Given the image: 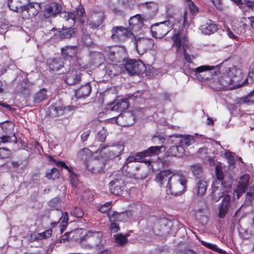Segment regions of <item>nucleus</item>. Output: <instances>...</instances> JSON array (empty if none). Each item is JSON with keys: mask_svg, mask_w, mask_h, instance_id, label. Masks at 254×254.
<instances>
[{"mask_svg": "<svg viewBox=\"0 0 254 254\" xmlns=\"http://www.w3.org/2000/svg\"><path fill=\"white\" fill-rule=\"evenodd\" d=\"M242 78L241 70L233 66L221 75L218 82L223 87H228L229 89H233L240 87L243 84L241 83Z\"/></svg>", "mask_w": 254, "mask_h": 254, "instance_id": "obj_1", "label": "nucleus"}, {"mask_svg": "<svg viewBox=\"0 0 254 254\" xmlns=\"http://www.w3.org/2000/svg\"><path fill=\"white\" fill-rule=\"evenodd\" d=\"M172 39L173 47L175 48L177 54H183L186 61L191 63L194 57L190 56L186 52V49L189 47V44L185 34L182 31H179L173 35Z\"/></svg>", "mask_w": 254, "mask_h": 254, "instance_id": "obj_2", "label": "nucleus"}, {"mask_svg": "<svg viewBox=\"0 0 254 254\" xmlns=\"http://www.w3.org/2000/svg\"><path fill=\"white\" fill-rule=\"evenodd\" d=\"M186 178L179 174H174L166 188L168 194L177 195L181 194L186 188Z\"/></svg>", "mask_w": 254, "mask_h": 254, "instance_id": "obj_3", "label": "nucleus"}, {"mask_svg": "<svg viewBox=\"0 0 254 254\" xmlns=\"http://www.w3.org/2000/svg\"><path fill=\"white\" fill-rule=\"evenodd\" d=\"M103 234L100 231H89L80 239L82 247L86 249H92L100 247Z\"/></svg>", "mask_w": 254, "mask_h": 254, "instance_id": "obj_4", "label": "nucleus"}, {"mask_svg": "<svg viewBox=\"0 0 254 254\" xmlns=\"http://www.w3.org/2000/svg\"><path fill=\"white\" fill-rule=\"evenodd\" d=\"M214 66L208 65H202L196 68L191 69L195 78L200 81H208L212 83L214 81L213 73H216V71H213L214 69Z\"/></svg>", "mask_w": 254, "mask_h": 254, "instance_id": "obj_5", "label": "nucleus"}, {"mask_svg": "<svg viewBox=\"0 0 254 254\" xmlns=\"http://www.w3.org/2000/svg\"><path fill=\"white\" fill-rule=\"evenodd\" d=\"M73 66L70 68L69 70L66 73L65 76V82L69 85H72L78 82L80 79V73L78 70L81 69H87L90 67L89 65L84 64L82 59H76V63Z\"/></svg>", "mask_w": 254, "mask_h": 254, "instance_id": "obj_6", "label": "nucleus"}, {"mask_svg": "<svg viewBox=\"0 0 254 254\" xmlns=\"http://www.w3.org/2000/svg\"><path fill=\"white\" fill-rule=\"evenodd\" d=\"M166 149L165 146H151L148 149L143 151L138 152L133 155H130L126 159L125 164H127L133 162H139L141 159L146 156H150L154 154H157L161 151H165Z\"/></svg>", "mask_w": 254, "mask_h": 254, "instance_id": "obj_7", "label": "nucleus"}, {"mask_svg": "<svg viewBox=\"0 0 254 254\" xmlns=\"http://www.w3.org/2000/svg\"><path fill=\"white\" fill-rule=\"evenodd\" d=\"M106 146H103L101 150H98L99 153L102 155L101 159H91L86 164V167L87 170L93 174H98L104 171V168L105 165L104 159L103 158H107L103 155L104 150L106 149Z\"/></svg>", "mask_w": 254, "mask_h": 254, "instance_id": "obj_8", "label": "nucleus"}, {"mask_svg": "<svg viewBox=\"0 0 254 254\" xmlns=\"http://www.w3.org/2000/svg\"><path fill=\"white\" fill-rule=\"evenodd\" d=\"M60 16L68 23V26L70 27L76 21H79L81 23L84 22L82 18L84 16V10L83 7H79L76 10V14L74 12L64 11L60 13Z\"/></svg>", "mask_w": 254, "mask_h": 254, "instance_id": "obj_9", "label": "nucleus"}, {"mask_svg": "<svg viewBox=\"0 0 254 254\" xmlns=\"http://www.w3.org/2000/svg\"><path fill=\"white\" fill-rule=\"evenodd\" d=\"M229 190V188L226 184H221L219 182H213L210 195L211 200L215 202H218L225 194L230 192Z\"/></svg>", "mask_w": 254, "mask_h": 254, "instance_id": "obj_10", "label": "nucleus"}, {"mask_svg": "<svg viewBox=\"0 0 254 254\" xmlns=\"http://www.w3.org/2000/svg\"><path fill=\"white\" fill-rule=\"evenodd\" d=\"M125 69L129 74H141L146 70L144 64L140 60H129L125 64Z\"/></svg>", "mask_w": 254, "mask_h": 254, "instance_id": "obj_11", "label": "nucleus"}, {"mask_svg": "<svg viewBox=\"0 0 254 254\" xmlns=\"http://www.w3.org/2000/svg\"><path fill=\"white\" fill-rule=\"evenodd\" d=\"M112 38L114 40L125 41L127 39H132L134 36L132 32L128 28L122 26H116L112 30Z\"/></svg>", "mask_w": 254, "mask_h": 254, "instance_id": "obj_12", "label": "nucleus"}, {"mask_svg": "<svg viewBox=\"0 0 254 254\" xmlns=\"http://www.w3.org/2000/svg\"><path fill=\"white\" fill-rule=\"evenodd\" d=\"M153 26L155 30L152 31V36L156 38H162L169 32L172 25L169 21H165Z\"/></svg>", "mask_w": 254, "mask_h": 254, "instance_id": "obj_13", "label": "nucleus"}, {"mask_svg": "<svg viewBox=\"0 0 254 254\" xmlns=\"http://www.w3.org/2000/svg\"><path fill=\"white\" fill-rule=\"evenodd\" d=\"M231 192L225 194L222 198L221 202L219 204L218 216L224 218L227 213L229 209L232 207L233 201L231 198Z\"/></svg>", "mask_w": 254, "mask_h": 254, "instance_id": "obj_14", "label": "nucleus"}, {"mask_svg": "<svg viewBox=\"0 0 254 254\" xmlns=\"http://www.w3.org/2000/svg\"><path fill=\"white\" fill-rule=\"evenodd\" d=\"M173 175L169 170H164L156 175L155 181L160 187L167 188Z\"/></svg>", "mask_w": 254, "mask_h": 254, "instance_id": "obj_15", "label": "nucleus"}, {"mask_svg": "<svg viewBox=\"0 0 254 254\" xmlns=\"http://www.w3.org/2000/svg\"><path fill=\"white\" fill-rule=\"evenodd\" d=\"M40 10L41 6L39 3L32 2L28 4L27 3L21 14L23 18L29 19L36 16Z\"/></svg>", "mask_w": 254, "mask_h": 254, "instance_id": "obj_16", "label": "nucleus"}, {"mask_svg": "<svg viewBox=\"0 0 254 254\" xmlns=\"http://www.w3.org/2000/svg\"><path fill=\"white\" fill-rule=\"evenodd\" d=\"M104 14L102 11H94L90 12L87 23L91 27L95 28L102 24Z\"/></svg>", "mask_w": 254, "mask_h": 254, "instance_id": "obj_17", "label": "nucleus"}, {"mask_svg": "<svg viewBox=\"0 0 254 254\" xmlns=\"http://www.w3.org/2000/svg\"><path fill=\"white\" fill-rule=\"evenodd\" d=\"M136 50L140 55H142L152 48L153 41L151 39H139L135 43Z\"/></svg>", "mask_w": 254, "mask_h": 254, "instance_id": "obj_18", "label": "nucleus"}, {"mask_svg": "<svg viewBox=\"0 0 254 254\" xmlns=\"http://www.w3.org/2000/svg\"><path fill=\"white\" fill-rule=\"evenodd\" d=\"M129 104L126 100H119L108 105L107 109L110 111H114L118 113V119L121 117L122 113L127 109Z\"/></svg>", "mask_w": 254, "mask_h": 254, "instance_id": "obj_19", "label": "nucleus"}, {"mask_svg": "<svg viewBox=\"0 0 254 254\" xmlns=\"http://www.w3.org/2000/svg\"><path fill=\"white\" fill-rule=\"evenodd\" d=\"M128 29L133 32H138L143 27V21L140 15L136 14L131 17L128 20Z\"/></svg>", "mask_w": 254, "mask_h": 254, "instance_id": "obj_20", "label": "nucleus"}, {"mask_svg": "<svg viewBox=\"0 0 254 254\" xmlns=\"http://www.w3.org/2000/svg\"><path fill=\"white\" fill-rule=\"evenodd\" d=\"M28 0H8L7 4L11 10L22 14Z\"/></svg>", "mask_w": 254, "mask_h": 254, "instance_id": "obj_21", "label": "nucleus"}, {"mask_svg": "<svg viewBox=\"0 0 254 254\" xmlns=\"http://www.w3.org/2000/svg\"><path fill=\"white\" fill-rule=\"evenodd\" d=\"M249 183V176L248 175L242 176L240 179L237 185V188L235 192L237 193V197H239L243 193L247 187Z\"/></svg>", "mask_w": 254, "mask_h": 254, "instance_id": "obj_22", "label": "nucleus"}, {"mask_svg": "<svg viewBox=\"0 0 254 254\" xmlns=\"http://www.w3.org/2000/svg\"><path fill=\"white\" fill-rule=\"evenodd\" d=\"M61 6L56 2H52L46 5L45 15L47 17L55 15L61 10Z\"/></svg>", "mask_w": 254, "mask_h": 254, "instance_id": "obj_23", "label": "nucleus"}, {"mask_svg": "<svg viewBox=\"0 0 254 254\" xmlns=\"http://www.w3.org/2000/svg\"><path fill=\"white\" fill-rule=\"evenodd\" d=\"M75 107L74 106L64 107L63 106L55 107L52 106L50 108V112L52 116L59 117L64 115L66 111L73 110Z\"/></svg>", "mask_w": 254, "mask_h": 254, "instance_id": "obj_24", "label": "nucleus"}, {"mask_svg": "<svg viewBox=\"0 0 254 254\" xmlns=\"http://www.w3.org/2000/svg\"><path fill=\"white\" fill-rule=\"evenodd\" d=\"M175 137L176 139L175 141L179 142V145L182 146L184 149L185 147H188L194 141L193 137L189 135L178 134L175 135Z\"/></svg>", "mask_w": 254, "mask_h": 254, "instance_id": "obj_25", "label": "nucleus"}, {"mask_svg": "<svg viewBox=\"0 0 254 254\" xmlns=\"http://www.w3.org/2000/svg\"><path fill=\"white\" fill-rule=\"evenodd\" d=\"M123 182L121 180L115 179L109 184L111 192L115 195H120L122 191V187Z\"/></svg>", "mask_w": 254, "mask_h": 254, "instance_id": "obj_26", "label": "nucleus"}, {"mask_svg": "<svg viewBox=\"0 0 254 254\" xmlns=\"http://www.w3.org/2000/svg\"><path fill=\"white\" fill-rule=\"evenodd\" d=\"M77 52V48L76 46H66L62 49V55L65 58L68 59L71 58L73 61V57H74Z\"/></svg>", "mask_w": 254, "mask_h": 254, "instance_id": "obj_27", "label": "nucleus"}, {"mask_svg": "<svg viewBox=\"0 0 254 254\" xmlns=\"http://www.w3.org/2000/svg\"><path fill=\"white\" fill-rule=\"evenodd\" d=\"M91 91V87L89 83L81 86L75 91V95L76 98H80L89 96Z\"/></svg>", "mask_w": 254, "mask_h": 254, "instance_id": "obj_28", "label": "nucleus"}, {"mask_svg": "<svg viewBox=\"0 0 254 254\" xmlns=\"http://www.w3.org/2000/svg\"><path fill=\"white\" fill-rule=\"evenodd\" d=\"M124 150V145L122 143H118L112 146V148L109 151V154L105 156L107 158H112L120 155Z\"/></svg>", "mask_w": 254, "mask_h": 254, "instance_id": "obj_29", "label": "nucleus"}, {"mask_svg": "<svg viewBox=\"0 0 254 254\" xmlns=\"http://www.w3.org/2000/svg\"><path fill=\"white\" fill-rule=\"evenodd\" d=\"M185 152V149L180 145L171 146L167 151L169 156L181 157Z\"/></svg>", "mask_w": 254, "mask_h": 254, "instance_id": "obj_30", "label": "nucleus"}, {"mask_svg": "<svg viewBox=\"0 0 254 254\" xmlns=\"http://www.w3.org/2000/svg\"><path fill=\"white\" fill-rule=\"evenodd\" d=\"M208 186L207 182L203 179H200L197 182L195 190L198 195L202 196L206 192Z\"/></svg>", "mask_w": 254, "mask_h": 254, "instance_id": "obj_31", "label": "nucleus"}, {"mask_svg": "<svg viewBox=\"0 0 254 254\" xmlns=\"http://www.w3.org/2000/svg\"><path fill=\"white\" fill-rule=\"evenodd\" d=\"M254 199V185L251 187L247 193L245 200L241 207L237 210V212L242 208L245 206H249L252 205V202Z\"/></svg>", "mask_w": 254, "mask_h": 254, "instance_id": "obj_32", "label": "nucleus"}, {"mask_svg": "<svg viewBox=\"0 0 254 254\" xmlns=\"http://www.w3.org/2000/svg\"><path fill=\"white\" fill-rule=\"evenodd\" d=\"M92 155V152L88 148H84L80 150L77 153V158L85 162V164L89 161L88 159Z\"/></svg>", "mask_w": 254, "mask_h": 254, "instance_id": "obj_33", "label": "nucleus"}, {"mask_svg": "<svg viewBox=\"0 0 254 254\" xmlns=\"http://www.w3.org/2000/svg\"><path fill=\"white\" fill-rule=\"evenodd\" d=\"M120 71V67L116 64H109L106 66V72L111 77L118 75Z\"/></svg>", "mask_w": 254, "mask_h": 254, "instance_id": "obj_34", "label": "nucleus"}, {"mask_svg": "<svg viewBox=\"0 0 254 254\" xmlns=\"http://www.w3.org/2000/svg\"><path fill=\"white\" fill-rule=\"evenodd\" d=\"M217 27L216 24L210 22L206 23L201 26L200 29L203 33L206 35H209L215 31Z\"/></svg>", "mask_w": 254, "mask_h": 254, "instance_id": "obj_35", "label": "nucleus"}, {"mask_svg": "<svg viewBox=\"0 0 254 254\" xmlns=\"http://www.w3.org/2000/svg\"><path fill=\"white\" fill-rule=\"evenodd\" d=\"M197 238L198 240L201 243V244L203 246L205 247L206 248H207L209 249H210L212 251H213L217 252L219 254L225 253L224 251H223V250L218 248L216 245L202 241V240H200L198 237H197Z\"/></svg>", "mask_w": 254, "mask_h": 254, "instance_id": "obj_36", "label": "nucleus"}, {"mask_svg": "<svg viewBox=\"0 0 254 254\" xmlns=\"http://www.w3.org/2000/svg\"><path fill=\"white\" fill-rule=\"evenodd\" d=\"M139 7L142 10L144 8H146L152 13H155L158 9V5L157 3L152 2L140 3L139 5Z\"/></svg>", "mask_w": 254, "mask_h": 254, "instance_id": "obj_37", "label": "nucleus"}, {"mask_svg": "<svg viewBox=\"0 0 254 254\" xmlns=\"http://www.w3.org/2000/svg\"><path fill=\"white\" fill-rule=\"evenodd\" d=\"M65 29L63 28V31H58V36L60 37L61 39L69 38L74 34L75 31L73 29H70L69 27L66 28V26H65Z\"/></svg>", "mask_w": 254, "mask_h": 254, "instance_id": "obj_38", "label": "nucleus"}, {"mask_svg": "<svg viewBox=\"0 0 254 254\" xmlns=\"http://www.w3.org/2000/svg\"><path fill=\"white\" fill-rule=\"evenodd\" d=\"M118 49L117 47H114L113 48L108 47L106 49V55L110 60L112 61L117 60L116 55H117Z\"/></svg>", "mask_w": 254, "mask_h": 254, "instance_id": "obj_39", "label": "nucleus"}, {"mask_svg": "<svg viewBox=\"0 0 254 254\" xmlns=\"http://www.w3.org/2000/svg\"><path fill=\"white\" fill-rule=\"evenodd\" d=\"M68 218L67 213H65L64 214H62V216L59 221L58 222V223L60 224L61 227L60 231L61 233H62L64 231L68 222Z\"/></svg>", "mask_w": 254, "mask_h": 254, "instance_id": "obj_40", "label": "nucleus"}, {"mask_svg": "<svg viewBox=\"0 0 254 254\" xmlns=\"http://www.w3.org/2000/svg\"><path fill=\"white\" fill-rule=\"evenodd\" d=\"M116 243L121 246H123L127 243V235L125 236L122 234H118L114 236Z\"/></svg>", "mask_w": 254, "mask_h": 254, "instance_id": "obj_41", "label": "nucleus"}, {"mask_svg": "<svg viewBox=\"0 0 254 254\" xmlns=\"http://www.w3.org/2000/svg\"><path fill=\"white\" fill-rule=\"evenodd\" d=\"M46 91L45 89L41 90L34 95V101L35 103H39L46 99Z\"/></svg>", "mask_w": 254, "mask_h": 254, "instance_id": "obj_42", "label": "nucleus"}, {"mask_svg": "<svg viewBox=\"0 0 254 254\" xmlns=\"http://www.w3.org/2000/svg\"><path fill=\"white\" fill-rule=\"evenodd\" d=\"M119 3L120 0H109V6L115 13L118 14L120 13V10L118 8Z\"/></svg>", "mask_w": 254, "mask_h": 254, "instance_id": "obj_43", "label": "nucleus"}, {"mask_svg": "<svg viewBox=\"0 0 254 254\" xmlns=\"http://www.w3.org/2000/svg\"><path fill=\"white\" fill-rule=\"evenodd\" d=\"M62 66H64L63 62L61 60H54L50 64V68L52 70H59Z\"/></svg>", "mask_w": 254, "mask_h": 254, "instance_id": "obj_44", "label": "nucleus"}, {"mask_svg": "<svg viewBox=\"0 0 254 254\" xmlns=\"http://www.w3.org/2000/svg\"><path fill=\"white\" fill-rule=\"evenodd\" d=\"M1 128L3 131L9 133L13 130L14 124L12 122H5L1 124Z\"/></svg>", "mask_w": 254, "mask_h": 254, "instance_id": "obj_45", "label": "nucleus"}, {"mask_svg": "<svg viewBox=\"0 0 254 254\" xmlns=\"http://www.w3.org/2000/svg\"><path fill=\"white\" fill-rule=\"evenodd\" d=\"M60 173L58 170L55 168L52 169L50 172L48 173L46 175V177L48 179L55 180L59 178Z\"/></svg>", "mask_w": 254, "mask_h": 254, "instance_id": "obj_46", "label": "nucleus"}, {"mask_svg": "<svg viewBox=\"0 0 254 254\" xmlns=\"http://www.w3.org/2000/svg\"><path fill=\"white\" fill-rule=\"evenodd\" d=\"M52 234L51 229L47 230L43 233H39L37 235L36 238L38 240H42L43 239H47L51 237Z\"/></svg>", "mask_w": 254, "mask_h": 254, "instance_id": "obj_47", "label": "nucleus"}, {"mask_svg": "<svg viewBox=\"0 0 254 254\" xmlns=\"http://www.w3.org/2000/svg\"><path fill=\"white\" fill-rule=\"evenodd\" d=\"M216 179L214 181H213V182L218 183V182H219V183H220L221 184H225V183L223 181V173L218 169V167L216 168Z\"/></svg>", "mask_w": 254, "mask_h": 254, "instance_id": "obj_48", "label": "nucleus"}, {"mask_svg": "<svg viewBox=\"0 0 254 254\" xmlns=\"http://www.w3.org/2000/svg\"><path fill=\"white\" fill-rule=\"evenodd\" d=\"M49 157L51 160H53L56 163L58 167L64 168V169H65L68 171L69 175H70L72 172H73L72 169L68 167L67 165H66L64 162L56 161V160H53L51 157Z\"/></svg>", "mask_w": 254, "mask_h": 254, "instance_id": "obj_49", "label": "nucleus"}, {"mask_svg": "<svg viewBox=\"0 0 254 254\" xmlns=\"http://www.w3.org/2000/svg\"><path fill=\"white\" fill-rule=\"evenodd\" d=\"M186 1L192 14H195L198 12V8L192 1L191 0H186Z\"/></svg>", "mask_w": 254, "mask_h": 254, "instance_id": "obj_50", "label": "nucleus"}, {"mask_svg": "<svg viewBox=\"0 0 254 254\" xmlns=\"http://www.w3.org/2000/svg\"><path fill=\"white\" fill-rule=\"evenodd\" d=\"M143 111L140 109L135 108L131 111V115L133 117V122L135 121V118L140 117L143 114Z\"/></svg>", "mask_w": 254, "mask_h": 254, "instance_id": "obj_51", "label": "nucleus"}, {"mask_svg": "<svg viewBox=\"0 0 254 254\" xmlns=\"http://www.w3.org/2000/svg\"><path fill=\"white\" fill-rule=\"evenodd\" d=\"M159 224L161 225L160 229H159V231L161 232V235H165L168 233V228H167L166 220H160Z\"/></svg>", "mask_w": 254, "mask_h": 254, "instance_id": "obj_52", "label": "nucleus"}, {"mask_svg": "<svg viewBox=\"0 0 254 254\" xmlns=\"http://www.w3.org/2000/svg\"><path fill=\"white\" fill-rule=\"evenodd\" d=\"M107 135V130L105 128H103L98 132L97 137L100 141L104 142L106 138Z\"/></svg>", "mask_w": 254, "mask_h": 254, "instance_id": "obj_53", "label": "nucleus"}, {"mask_svg": "<svg viewBox=\"0 0 254 254\" xmlns=\"http://www.w3.org/2000/svg\"><path fill=\"white\" fill-rule=\"evenodd\" d=\"M71 214L73 216H74L77 218H81L83 216L84 214L83 211L80 208L78 207H75L71 211Z\"/></svg>", "mask_w": 254, "mask_h": 254, "instance_id": "obj_54", "label": "nucleus"}, {"mask_svg": "<svg viewBox=\"0 0 254 254\" xmlns=\"http://www.w3.org/2000/svg\"><path fill=\"white\" fill-rule=\"evenodd\" d=\"M10 151L5 148H0V158H6L10 156Z\"/></svg>", "mask_w": 254, "mask_h": 254, "instance_id": "obj_55", "label": "nucleus"}, {"mask_svg": "<svg viewBox=\"0 0 254 254\" xmlns=\"http://www.w3.org/2000/svg\"><path fill=\"white\" fill-rule=\"evenodd\" d=\"M191 169L193 175L195 176L199 175L202 171L201 167L198 165L192 166Z\"/></svg>", "mask_w": 254, "mask_h": 254, "instance_id": "obj_56", "label": "nucleus"}, {"mask_svg": "<svg viewBox=\"0 0 254 254\" xmlns=\"http://www.w3.org/2000/svg\"><path fill=\"white\" fill-rule=\"evenodd\" d=\"M69 177L70 179V182H71L72 186H75V187L76 186V185L78 184V181H79L78 176L76 175V174H75L73 172L69 175Z\"/></svg>", "mask_w": 254, "mask_h": 254, "instance_id": "obj_57", "label": "nucleus"}, {"mask_svg": "<svg viewBox=\"0 0 254 254\" xmlns=\"http://www.w3.org/2000/svg\"><path fill=\"white\" fill-rule=\"evenodd\" d=\"M61 201L59 198H55L49 202V205L50 207L57 209Z\"/></svg>", "mask_w": 254, "mask_h": 254, "instance_id": "obj_58", "label": "nucleus"}, {"mask_svg": "<svg viewBox=\"0 0 254 254\" xmlns=\"http://www.w3.org/2000/svg\"><path fill=\"white\" fill-rule=\"evenodd\" d=\"M225 158L227 159L228 163L231 165L235 164V160L234 157L232 156L231 152H226L224 154Z\"/></svg>", "mask_w": 254, "mask_h": 254, "instance_id": "obj_59", "label": "nucleus"}, {"mask_svg": "<svg viewBox=\"0 0 254 254\" xmlns=\"http://www.w3.org/2000/svg\"><path fill=\"white\" fill-rule=\"evenodd\" d=\"M13 137L14 138V139H12L11 137L9 136H2L1 137H0V142L2 143H6L13 141L16 142V137H15L14 135L13 136Z\"/></svg>", "mask_w": 254, "mask_h": 254, "instance_id": "obj_60", "label": "nucleus"}, {"mask_svg": "<svg viewBox=\"0 0 254 254\" xmlns=\"http://www.w3.org/2000/svg\"><path fill=\"white\" fill-rule=\"evenodd\" d=\"M111 203L107 202L104 205L101 206L99 208V211L102 213H106L110 210L111 208Z\"/></svg>", "mask_w": 254, "mask_h": 254, "instance_id": "obj_61", "label": "nucleus"}, {"mask_svg": "<svg viewBox=\"0 0 254 254\" xmlns=\"http://www.w3.org/2000/svg\"><path fill=\"white\" fill-rule=\"evenodd\" d=\"M213 5L218 10H221L223 9V6L221 0H210Z\"/></svg>", "mask_w": 254, "mask_h": 254, "instance_id": "obj_62", "label": "nucleus"}, {"mask_svg": "<svg viewBox=\"0 0 254 254\" xmlns=\"http://www.w3.org/2000/svg\"><path fill=\"white\" fill-rule=\"evenodd\" d=\"M90 130L84 131L81 135V139L82 141H85L87 140L89 134H90Z\"/></svg>", "mask_w": 254, "mask_h": 254, "instance_id": "obj_63", "label": "nucleus"}, {"mask_svg": "<svg viewBox=\"0 0 254 254\" xmlns=\"http://www.w3.org/2000/svg\"><path fill=\"white\" fill-rule=\"evenodd\" d=\"M244 2L248 7L254 8V0H244Z\"/></svg>", "mask_w": 254, "mask_h": 254, "instance_id": "obj_64", "label": "nucleus"}]
</instances>
